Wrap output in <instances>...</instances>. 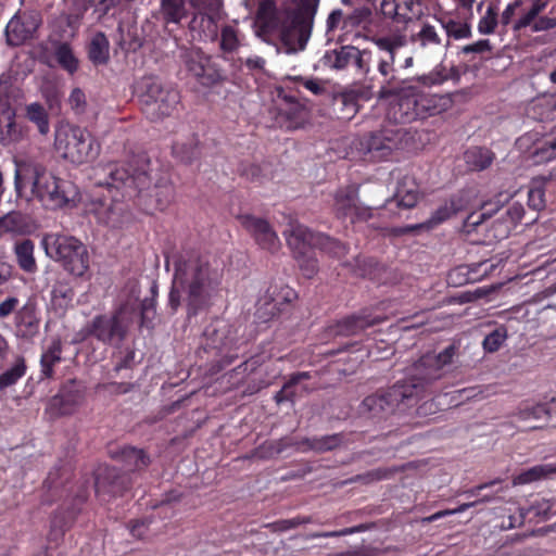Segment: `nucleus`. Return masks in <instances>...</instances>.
Returning <instances> with one entry per match:
<instances>
[{"mask_svg":"<svg viewBox=\"0 0 556 556\" xmlns=\"http://www.w3.org/2000/svg\"><path fill=\"white\" fill-rule=\"evenodd\" d=\"M527 519L528 517L525 511V507H516L514 513L503 517L501 528L504 530L518 528L521 527Z\"/></svg>","mask_w":556,"mask_h":556,"instance_id":"58","label":"nucleus"},{"mask_svg":"<svg viewBox=\"0 0 556 556\" xmlns=\"http://www.w3.org/2000/svg\"><path fill=\"white\" fill-rule=\"evenodd\" d=\"M489 204H484L482 206V212H473L470 213L463 224V231L466 233H471L473 231H479V228H481L488 219H490L493 214L497 210H489L486 208Z\"/></svg>","mask_w":556,"mask_h":556,"instance_id":"49","label":"nucleus"},{"mask_svg":"<svg viewBox=\"0 0 556 556\" xmlns=\"http://www.w3.org/2000/svg\"><path fill=\"white\" fill-rule=\"evenodd\" d=\"M530 154L535 163L549 162L556 159V138L535 142L531 148Z\"/></svg>","mask_w":556,"mask_h":556,"instance_id":"42","label":"nucleus"},{"mask_svg":"<svg viewBox=\"0 0 556 556\" xmlns=\"http://www.w3.org/2000/svg\"><path fill=\"white\" fill-rule=\"evenodd\" d=\"M396 5L399 23L418 20L421 14V3L418 0H396Z\"/></svg>","mask_w":556,"mask_h":556,"instance_id":"48","label":"nucleus"},{"mask_svg":"<svg viewBox=\"0 0 556 556\" xmlns=\"http://www.w3.org/2000/svg\"><path fill=\"white\" fill-rule=\"evenodd\" d=\"M434 20L440 23L448 38L459 40L471 37L470 18H466L465 15L448 12Z\"/></svg>","mask_w":556,"mask_h":556,"instance_id":"26","label":"nucleus"},{"mask_svg":"<svg viewBox=\"0 0 556 556\" xmlns=\"http://www.w3.org/2000/svg\"><path fill=\"white\" fill-rule=\"evenodd\" d=\"M88 333L103 343H115L122 341L127 333V325L123 320V314L113 316H96L88 325Z\"/></svg>","mask_w":556,"mask_h":556,"instance_id":"15","label":"nucleus"},{"mask_svg":"<svg viewBox=\"0 0 556 556\" xmlns=\"http://www.w3.org/2000/svg\"><path fill=\"white\" fill-rule=\"evenodd\" d=\"M26 117L34 123L41 135H47L50 130L49 115L46 109L38 102L26 106Z\"/></svg>","mask_w":556,"mask_h":556,"instance_id":"44","label":"nucleus"},{"mask_svg":"<svg viewBox=\"0 0 556 556\" xmlns=\"http://www.w3.org/2000/svg\"><path fill=\"white\" fill-rule=\"evenodd\" d=\"M89 60L94 65H105L110 60V41L102 31L96 33L88 47Z\"/></svg>","mask_w":556,"mask_h":556,"instance_id":"33","label":"nucleus"},{"mask_svg":"<svg viewBox=\"0 0 556 556\" xmlns=\"http://www.w3.org/2000/svg\"><path fill=\"white\" fill-rule=\"evenodd\" d=\"M395 197L397 200V206L403 208H413L416 206L419 198L417 190L404 191L402 189L396 191Z\"/></svg>","mask_w":556,"mask_h":556,"instance_id":"63","label":"nucleus"},{"mask_svg":"<svg viewBox=\"0 0 556 556\" xmlns=\"http://www.w3.org/2000/svg\"><path fill=\"white\" fill-rule=\"evenodd\" d=\"M192 5L198 13L220 16L222 0H192Z\"/></svg>","mask_w":556,"mask_h":556,"instance_id":"59","label":"nucleus"},{"mask_svg":"<svg viewBox=\"0 0 556 556\" xmlns=\"http://www.w3.org/2000/svg\"><path fill=\"white\" fill-rule=\"evenodd\" d=\"M544 9L545 3L542 0H535L530 9L513 23V30L519 33L530 26Z\"/></svg>","mask_w":556,"mask_h":556,"instance_id":"52","label":"nucleus"},{"mask_svg":"<svg viewBox=\"0 0 556 556\" xmlns=\"http://www.w3.org/2000/svg\"><path fill=\"white\" fill-rule=\"evenodd\" d=\"M202 349L213 355L212 369L218 372L239 357L240 343L233 327L224 319L215 318L203 331Z\"/></svg>","mask_w":556,"mask_h":556,"instance_id":"6","label":"nucleus"},{"mask_svg":"<svg viewBox=\"0 0 556 556\" xmlns=\"http://www.w3.org/2000/svg\"><path fill=\"white\" fill-rule=\"evenodd\" d=\"M180 92L172 84L149 76L141 78V114L151 122L172 116L180 104Z\"/></svg>","mask_w":556,"mask_h":556,"instance_id":"5","label":"nucleus"},{"mask_svg":"<svg viewBox=\"0 0 556 556\" xmlns=\"http://www.w3.org/2000/svg\"><path fill=\"white\" fill-rule=\"evenodd\" d=\"M375 55L370 50H359L356 48L352 64L355 65L357 71L362 74L368 75L370 71V63L374 62Z\"/></svg>","mask_w":556,"mask_h":556,"instance_id":"57","label":"nucleus"},{"mask_svg":"<svg viewBox=\"0 0 556 556\" xmlns=\"http://www.w3.org/2000/svg\"><path fill=\"white\" fill-rule=\"evenodd\" d=\"M356 47L342 46L338 49L327 51L324 55V64L333 70H344L352 64Z\"/></svg>","mask_w":556,"mask_h":556,"instance_id":"35","label":"nucleus"},{"mask_svg":"<svg viewBox=\"0 0 556 556\" xmlns=\"http://www.w3.org/2000/svg\"><path fill=\"white\" fill-rule=\"evenodd\" d=\"M123 204L112 199H98L92 202V212L97 218L106 225L116 226L121 222Z\"/></svg>","mask_w":556,"mask_h":556,"instance_id":"27","label":"nucleus"},{"mask_svg":"<svg viewBox=\"0 0 556 556\" xmlns=\"http://www.w3.org/2000/svg\"><path fill=\"white\" fill-rule=\"evenodd\" d=\"M54 147L72 163L83 164L97 157L99 146L90 134L68 123L60 124L55 130Z\"/></svg>","mask_w":556,"mask_h":556,"instance_id":"8","label":"nucleus"},{"mask_svg":"<svg viewBox=\"0 0 556 556\" xmlns=\"http://www.w3.org/2000/svg\"><path fill=\"white\" fill-rule=\"evenodd\" d=\"M361 90L349 89L337 93L333 97L332 110L337 118L341 121H351L358 112Z\"/></svg>","mask_w":556,"mask_h":556,"instance_id":"24","label":"nucleus"},{"mask_svg":"<svg viewBox=\"0 0 556 556\" xmlns=\"http://www.w3.org/2000/svg\"><path fill=\"white\" fill-rule=\"evenodd\" d=\"M299 266L306 278L314 277L318 271V261L315 257L314 251L307 252V254L301 258H295Z\"/></svg>","mask_w":556,"mask_h":556,"instance_id":"60","label":"nucleus"},{"mask_svg":"<svg viewBox=\"0 0 556 556\" xmlns=\"http://www.w3.org/2000/svg\"><path fill=\"white\" fill-rule=\"evenodd\" d=\"M317 233L302 224L290 223V229L283 235L294 258H301L315 250Z\"/></svg>","mask_w":556,"mask_h":556,"instance_id":"20","label":"nucleus"},{"mask_svg":"<svg viewBox=\"0 0 556 556\" xmlns=\"http://www.w3.org/2000/svg\"><path fill=\"white\" fill-rule=\"evenodd\" d=\"M506 339L507 328L505 326H500L485 336L482 342L483 349L489 353H494L501 349Z\"/></svg>","mask_w":556,"mask_h":556,"instance_id":"55","label":"nucleus"},{"mask_svg":"<svg viewBox=\"0 0 556 556\" xmlns=\"http://www.w3.org/2000/svg\"><path fill=\"white\" fill-rule=\"evenodd\" d=\"M412 41L419 43L421 47L441 45V38L435 26L429 22H420V29L412 35Z\"/></svg>","mask_w":556,"mask_h":556,"instance_id":"46","label":"nucleus"},{"mask_svg":"<svg viewBox=\"0 0 556 556\" xmlns=\"http://www.w3.org/2000/svg\"><path fill=\"white\" fill-rule=\"evenodd\" d=\"M416 99L418 101L419 119L442 114L453 105V100L448 94L424 92L418 88H416Z\"/></svg>","mask_w":556,"mask_h":556,"instance_id":"23","label":"nucleus"},{"mask_svg":"<svg viewBox=\"0 0 556 556\" xmlns=\"http://www.w3.org/2000/svg\"><path fill=\"white\" fill-rule=\"evenodd\" d=\"M219 50L223 58L227 60V55L237 52L241 47V34L237 26L226 24L218 30Z\"/></svg>","mask_w":556,"mask_h":556,"instance_id":"32","label":"nucleus"},{"mask_svg":"<svg viewBox=\"0 0 556 556\" xmlns=\"http://www.w3.org/2000/svg\"><path fill=\"white\" fill-rule=\"evenodd\" d=\"M27 371L26 359L22 355H15L11 366L0 375V390L3 391L14 386Z\"/></svg>","mask_w":556,"mask_h":556,"instance_id":"37","label":"nucleus"},{"mask_svg":"<svg viewBox=\"0 0 556 556\" xmlns=\"http://www.w3.org/2000/svg\"><path fill=\"white\" fill-rule=\"evenodd\" d=\"M554 473H556V463L535 465L517 475L513 480V484L517 485L531 483L545 479Z\"/></svg>","mask_w":556,"mask_h":556,"instance_id":"38","label":"nucleus"},{"mask_svg":"<svg viewBox=\"0 0 556 556\" xmlns=\"http://www.w3.org/2000/svg\"><path fill=\"white\" fill-rule=\"evenodd\" d=\"M377 47L378 52L375 54L374 62L381 76L377 97L379 99H389L397 94L405 84V80L396 76V70L394 68L397 46L387 38H380L377 40Z\"/></svg>","mask_w":556,"mask_h":556,"instance_id":"10","label":"nucleus"},{"mask_svg":"<svg viewBox=\"0 0 556 556\" xmlns=\"http://www.w3.org/2000/svg\"><path fill=\"white\" fill-rule=\"evenodd\" d=\"M466 208V201L462 195L454 194L448 200H446L442 205H440L430 216L428 220L421 224L412 225L404 227L401 232L402 233H410L418 229H432L445 220L450 219L452 216L458 214L459 212Z\"/></svg>","mask_w":556,"mask_h":556,"instance_id":"19","label":"nucleus"},{"mask_svg":"<svg viewBox=\"0 0 556 556\" xmlns=\"http://www.w3.org/2000/svg\"><path fill=\"white\" fill-rule=\"evenodd\" d=\"M62 345L61 342L55 340L42 353L40 358L41 372L46 378H51L53 375V366L61 361Z\"/></svg>","mask_w":556,"mask_h":556,"instance_id":"43","label":"nucleus"},{"mask_svg":"<svg viewBox=\"0 0 556 556\" xmlns=\"http://www.w3.org/2000/svg\"><path fill=\"white\" fill-rule=\"evenodd\" d=\"M457 353V346L450 344L440 353L422 355L412 367L410 374L386 390L366 396L362 410L371 417H380L415 406L419 401L432 395L434 383L445 374Z\"/></svg>","mask_w":556,"mask_h":556,"instance_id":"1","label":"nucleus"},{"mask_svg":"<svg viewBox=\"0 0 556 556\" xmlns=\"http://www.w3.org/2000/svg\"><path fill=\"white\" fill-rule=\"evenodd\" d=\"M74 293L71 288L63 285L54 286L52 290V305L60 309H65L72 302Z\"/></svg>","mask_w":556,"mask_h":556,"instance_id":"56","label":"nucleus"},{"mask_svg":"<svg viewBox=\"0 0 556 556\" xmlns=\"http://www.w3.org/2000/svg\"><path fill=\"white\" fill-rule=\"evenodd\" d=\"M495 159L492 150L484 147H471L464 153L467 167L473 172H481L491 166Z\"/></svg>","mask_w":556,"mask_h":556,"instance_id":"30","label":"nucleus"},{"mask_svg":"<svg viewBox=\"0 0 556 556\" xmlns=\"http://www.w3.org/2000/svg\"><path fill=\"white\" fill-rule=\"evenodd\" d=\"M41 25L37 12H18L9 21L5 27V39L10 46H21L35 38Z\"/></svg>","mask_w":556,"mask_h":556,"instance_id":"13","label":"nucleus"},{"mask_svg":"<svg viewBox=\"0 0 556 556\" xmlns=\"http://www.w3.org/2000/svg\"><path fill=\"white\" fill-rule=\"evenodd\" d=\"M173 156L185 164H190L198 153V142L192 138L189 142H175L172 147Z\"/></svg>","mask_w":556,"mask_h":556,"instance_id":"50","label":"nucleus"},{"mask_svg":"<svg viewBox=\"0 0 556 556\" xmlns=\"http://www.w3.org/2000/svg\"><path fill=\"white\" fill-rule=\"evenodd\" d=\"M344 442L342 433H333L320 438H305L301 441L303 451H314L317 453H325L339 447Z\"/></svg>","mask_w":556,"mask_h":556,"instance_id":"31","label":"nucleus"},{"mask_svg":"<svg viewBox=\"0 0 556 556\" xmlns=\"http://www.w3.org/2000/svg\"><path fill=\"white\" fill-rule=\"evenodd\" d=\"M119 47L126 52L129 56L134 54L132 61L136 62V52L139 49L138 41V27L136 17H130L127 20H123L119 23Z\"/></svg>","mask_w":556,"mask_h":556,"instance_id":"28","label":"nucleus"},{"mask_svg":"<svg viewBox=\"0 0 556 556\" xmlns=\"http://www.w3.org/2000/svg\"><path fill=\"white\" fill-rule=\"evenodd\" d=\"M163 18L166 24L179 23L186 15L184 0H162L161 3Z\"/></svg>","mask_w":556,"mask_h":556,"instance_id":"47","label":"nucleus"},{"mask_svg":"<svg viewBox=\"0 0 556 556\" xmlns=\"http://www.w3.org/2000/svg\"><path fill=\"white\" fill-rule=\"evenodd\" d=\"M315 249L334 257H341L346 254V247L344 243L321 232L317 233Z\"/></svg>","mask_w":556,"mask_h":556,"instance_id":"45","label":"nucleus"},{"mask_svg":"<svg viewBox=\"0 0 556 556\" xmlns=\"http://www.w3.org/2000/svg\"><path fill=\"white\" fill-rule=\"evenodd\" d=\"M53 55L58 64L70 75H73L77 72L79 67V61L68 43L56 42L54 46Z\"/></svg>","mask_w":556,"mask_h":556,"instance_id":"39","label":"nucleus"},{"mask_svg":"<svg viewBox=\"0 0 556 556\" xmlns=\"http://www.w3.org/2000/svg\"><path fill=\"white\" fill-rule=\"evenodd\" d=\"M549 178L538 176L531 179L528 187V206L529 208L540 212L546 206L545 186Z\"/></svg>","mask_w":556,"mask_h":556,"instance_id":"34","label":"nucleus"},{"mask_svg":"<svg viewBox=\"0 0 556 556\" xmlns=\"http://www.w3.org/2000/svg\"><path fill=\"white\" fill-rule=\"evenodd\" d=\"M319 0H292L280 24V41L287 53L303 51L311 38Z\"/></svg>","mask_w":556,"mask_h":556,"instance_id":"4","label":"nucleus"},{"mask_svg":"<svg viewBox=\"0 0 556 556\" xmlns=\"http://www.w3.org/2000/svg\"><path fill=\"white\" fill-rule=\"evenodd\" d=\"M14 164V189L17 194L30 184L33 195L48 210L62 208L74 202V186L56 177L41 163L15 160Z\"/></svg>","mask_w":556,"mask_h":556,"instance_id":"3","label":"nucleus"},{"mask_svg":"<svg viewBox=\"0 0 556 556\" xmlns=\"http://www.w3.org/2000/svg\"><path fill=\"white\" fill-rule=\"evenodd\" d=\"M26 136L25 128L17 124L12 112L8 113L5 124L0 127V143L10 146L20 142Z\"/></svg>","mask_w":556,"mask_h":556,"instance_id":"40","label":"nucleus"},{"mask_svg":"<svg viewBox=\"0 0 556 556\" xmlns=\"http://www.w3.org/2000/svg\"><path fill=\"white\" fill-rule=\"evenodd\" d=\"M334 210L339 217L348 218L358 203V191L353 186L339 188L333 197Z\"/></svg>","mask_w":556,"mask_h":556,"instance_id":"29","label":"nucleus"},{"mask_svg":"<svg viewBox=\"0 0 556 556\" xmlns=\"http://www.w3.org/2000/svg\"><path fill=\"white\" fill-rule=\"evenodd\" d=\"M238 219L261 249L270 253H275L279 250L280 240L268 220L252 214L239 215Z\"/></svg>","mask_w":556,"mask_h":556,"instance_id":"14","label":"nucleus"},{"mask_svg":"<svg viewBox=\"0 0 556 556\" xmlns=\"http://www.w3.org/2000/svg\"><path fill=\"white\" fill-rule=\"evenodd\" d=\"M553 503L540 495L531 497L528 502V506L525 507V511L527 513V517L529 520L538 519H547L553 510Z\"/></svg>","mask_w":556,"mask_h":556,"instance_id":"41","label":"nucleus"},{"mask_svg":"<svg viewBox=\"0 0 556 556\" xmlns=\"http://www.w3.org/2000/svg\"><path fill=\"white\" fill-rule=\"evenodd\" d=\"M517 417L519 420L527 421V420H544V410L542 407V403H538L534 405H525L521 406L517 412Z\"/></svg>","mask_w":556,"mask_h":556,"instance_id":"61","label":"nucleus"},{"mask_svg":"<svg viewBox=\"0 0 556 556\" xmlns=\"http://www.w3.org/2000/svg\"><path fill=\"white\" fill-rule=\"evenodd\" d=\"M143 156L141 155V162ZM151 172L143 169L141 165V186L144 185V179H154V185L149 188L144 195L141 194V211L147 214H152L154 211H164L167 208L175 199V186L168 172H163L160 175L152 177Z\"/></svg>","mask_w":556,"mask_h":556,"instance_id":"11","label":"nucleus"},{"mask_svg":"<svg viewBox=\"0 0 556 556\" xmlns=\"http://www.w3.org/2000/svg\"><path fill=\"white\" fill-rule=\"evenodd\" d=\"M476 504H477V502L463 503L456 508L443 509V510L437 511V513L424 518L422 521L427 522V523H431V522H434V521H437L441 518H444L446 516H452L455 514L464 513L467 509H469L470 507H473Z\"/></svg>","mask_w":556,"mask_h":556,"instance_id":"62","label":"nucleus"},{"mask_svg":"<svg viewBox=\"0 0 556 556\" xmlns=\"http://www.w3.org/2000/svg\"><path fill=\"white\" fill-rule=\"evenodd\" d=\"M36 229L37 224L33 216L21 211H10L0 216V238L26 236Z\"/></svg>","mask_w":556,"mask_h":556,"instance_id":"21","label":"nucleus"},{"mask_svg":"<svg viewBox=\"0 0 556 556\" xmlns=\"http://www.w3.org/2000/svg\"><path fill=\"white\" fill-rule=\"evenodd\" d=\"M384 318L374 316L368 309H363L358 314H353L338 320L328 328L329 334L350 337L358 334L365 329L379 325Z\"/></svg>","mask_w":556,"mask_h":556,"instance_id":"18","label":"nucleus"},{"mask_svg":"<svg viewBox=\"0 0 556 556\" xmlns=\"http://www.w3.org/2000/svg\"><path fill=\"white\" fill-rule=\"evenodd\" d=\"M311 378L309 372L300 371L292 374L287 382L282 386V388L274 395V400L277 404H281L283 402H290L288 396V389H294L298 384Z\"/></svg>","mask_w":556,"mask_h":556,"instance_id":"54","label":"nucleus"},{"mask_svg":"<svg viewBox=\"0 0 556 556\" xmlns=\"http://www.w3.org/2000/svg\"><path fill=\"white\" fill-rule=\"evenodd\" d=\"M286 117L289 122L288 127L298 129L307 123L308 112L304 105L292 101L290 108L286 111Z\"/></svg>","mask_w":556,"mask_h":556,"instance_id":"53","label":"nucleus"},{"mask_svg":"<svg viewBox=\"0 0 556 556\" xmlns=\"http://www.w3.org/2000/svg\"><path fill=\"white\" fill-rule=\"evenodd\" d=\"M175 274L168 303L175 312L180 305V290L186 293L188 317L207 308L218 291L222 276L211 265L207 254L197 250L180 253L174 261Z\"/></svg>","mask_w":556,"mask_h":556,"instance_id":"2","label":"nucleus"},{"mask_svg":"<svg viewBox=\"0 0 556 556\" xmlns=\"http://www.w3.org/2000/svg\"><path fill=\"white\" fill-rule=\"evenodd\" d=\"M498 24V4L491 2L485 14L478 23V31L482 35L493 34Z\"/></svg>","mask_w":556,"mask_h":556,"instance_id":"51","label":"nucleus"},{"mask_svg":"<svg viewBox=\"0 0 556 556\" xmlns=\"http://www.w3.org/2000/svg\"><path fill=\"white\" fill-rule=\"evenodd\" d=\"M295 300H298V293L289 286H283L279 290L277 287H269L257 303L256 316L267 323L290 312Z\"/></svg>","mask_w":556,"mask_h":556,"instance_id":"12","label":"nucleus"},{"mask_svg":"<svg viewBox=\"0 0 556 556\" xmlns=\"http://www.w3.org/2000/svg\"><path fill=\"white\" fill-rule=\"evenodd\" d=\"M399 142V131L382 129L365 135L361 144L372 157L386 160L397 149Z\"/></svg>","mask_w":556,"mask_h":556,"instance_id":"17","label":"nucleus"},{"mask_svg":"<svg viewBox=\"0 0 556 556\" xmlns=\"http://www.w3.org/2000/svg\"><path fill=\"white\" fill-rule=\"evenodd\" d=\"M68 103L75 112L83 113L87 104L86 96L83 90L79 88L73 89L68 98Z\"/></svg>","mask_w":556,"mask_h":556,"instance_id":"64","label":"nucleus"},{"mask_svg":"<svg viewBox=\"0 0 556 556\" xmlns=\"http://www.w3.org/2000/svg\"><path fill=\"white\" fill-rule=\"evenodd\" d=\"M220 16L194 12L189 22V30L193 40L215 42L218 39V22Z\"/></svg>","mask_w":556,"mask_h":556,"instance_id":"22","label":"nucleus"},{"mask_svg":"<svg viewBox=\"0 0 556 556\" xmlns=\"http://www.w3.org/2000/svg\"><path fill=\"white\" fill-rule=\"evenodd\" d=\"M34 251L35 244L29 239L17 242L14 247L16 262L21 269L26 273H35L37 270V263L34 256Z\"/></svg>","mask_w":556,"mask_h":556,"instance_id":"36","label":"nucleus"},{"mask_svg":"<svg viewBox=\"0 0 556 556\" xmlns=\"http://www.w3.org/2000/svg\"><path fill=\"white\" fill-rule=\"evenodd\" d=\"M525 215V208L521 203L514 202L501 215L500 218L493 222L492 229L494 230L493 238L501 240L507 238L511 229L521 222Z\"/></svg>","mask_w":556,"mask_h":556,"instance_id":"25","label":"nucleus"},{"mask_svg":"<svg viewBox=\"0 0 556 556\" xmlns=\"http://www.w3.org/2000/svg\"><path fill=\"white\" fill-rule=\"evenodd\" d=\"M393 97H395V94ZM396 97V101L391 103L388 109V118L395 124H407L419 119L416 87L405 88L403 86V89Z\"/></svg>","mask_w":556,"mask_h":556,"instance_id":"16","label":"nucleus"},{"mask_svg":"<svg viewBox=\"0 0 556 556\" xmlns=\"http://www.w3.org/2000/svg\"><path fill=\"white\" fill-rule=\"evenodd\" d=\"M181 61L188 76L202 87L212 88L227 80V74L219 62L201 48L186 49L181 53Z\"/></svg>","mask_w":556,"mask_h":556,"instance_id":"9","label":"nucleus"},{"mask_svg":"<svg viewBox=\"0 0 556 556\" xmlns=\"http://www.w3.org/2000/svg\"><path fill=\"white\" fill-rule=\"evenodd\" d=\"M46 254L59 262L71 275L81 277L89 269L87 247L73 236L46 233L42 239Z\"/></svg>","mask_w":556,"mask_h":556,"instance_id":"7","label":"nucleus"}]
</instances>
